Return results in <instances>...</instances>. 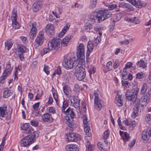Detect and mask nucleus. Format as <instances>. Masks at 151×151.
<instances>
[{
	"instance_id": "f257e3e1",
	"label": "nucleus",
	"mask_w": 151,
	"mask_h": 151,
	"mask_svg": "<svg viewBox=\"0 0 151 151\" xmlns=\"http://www.w3.org/2000/svg\"><path fill=\"white\" fill-rule=\"evenodd\" d=\"M95 11L96 13V15H91L88 19L89 21L93 22H101L111 16V12L104 9H96Z\"/></svg>"
},
{
	"instance_id": "f03ea898",
	"label": "nucleus",
	"mask_w": 151,
	"mask_h": 151,
	"mask_svg": "<svg viewBox=\"0 0 151 151\" xmlns=\"http://www.w3.org/2000/svg\"><path fill=\"white\" fill-rule=\"evenodd\" d=\"M73 37L72 35H68L62 41L59 38L56 39L54 38L51 41L48 42V45L51 47L52 50H58L60 49L62 46H67L68 42Z\"/></svg>"
},
{
	"instance_id": "7ed1b4c3",
	"label": "nucleus",
	"mask_w": 151,
	"mask_h": 151,
	"mask_svg": "<svg viewBox=\"0 0 151 151\" xmlns=\"http://www.w3.org/2000/svg\"><path fill=\"white\" fill-rule=\"evenodd\" d=\"M139 90L138 87L134 86L132 89L128 90L125 95L126 99L134 103L137 99Z\"/></svg>"
},
{
	"instance_id": "20e7f679",
	"label": "nucleus",
	"mask_w": 151,
	"mask_h": 151,
	"mask_svg": "<svg viewBox=\"0 0 151 151\" xmlns=\"http://www.w3.org/2000/svg\"><path fill=\"white\" fill-rule=\"evenodd\" d=\"M67 115H70V117H71L72 120H70L68 116H65V122L67 125L68 126L71 128H73L74 127V123L72 122L73 120L72 119L74 118L75 116V115L73 111L70 107H69L66 111H65V112H62Z\"/></svg>"
},
{
	"instance_id": "39448f33",
	"label": "nucleus",
	"mask_w": 151,
	"mask_h": 151,
	"mask_svg": "<svg viewBox=\"0 0 151 151\" xmlns=\"http://www.w3.org/2000/svg\"><path fill=\"white\" fill-rule=\"evenodd\" d=\"M75 76L77 79L79 81L83 80L86 76L85 70L83 67L79 65L78 68H75Z\"/></svg>"
},
{
	"instance_id": "423d86ee",
	"label": "nucleus",
	"mask_w": 151,
	"mask_h": 151,
	"mask_svg": "<svg viewBox=\"0 0 151 151\" xmlns=\"http://www.w3.org/2000/svg\"><path fill=\"white\" fill-rule=\"evenodd\" d=\"M63 66L67 69H70L72 68H76V65L74 64V60L70 58L65 59L63 63Z\"/></svg>"
},
{
	"instance_id": "0eeeda50",
	"label": "nucleus",
	"mask_w": 151,
	"mask_h": 151,
	"mask_svg": "<svg viewBox=\"0 0 151 151\" xmlns=\"http://www.w3.org/2000/svg\"><path fill=\"white\" fill-rule=\"evenodd\" d=\"M27 26L28 28H31L29 34L30 37L31 39H33L36 35L37 31V24L35 22L32 23L30 22L27 24Z\"/></svg>"
},
{
	"instance_id": "6e6552de",
	"label": "nucleus",
	"mask_w": 151,
	"mask_h": 151,
	"mask_svg": "<svg viewBox=\"0 0 151 151\" xmlns=\"http://www.w3.org/2000/svg\"><path fill=\"white\" fill-rule=\"evenodd\" d=\"M99 93L98 90H95L94 92V108L98 110L101 109L102 108L101 101L99 98L98 95Z\"/></svg>"
},
{
	"instance_id": "1a4fd4ad",
	"label": "nucleus",
	"mask_w": 151,
	"mask_h": 151,
	"mask_svg": "<svg viewBox=\"0 0 151 151\" xmlns=\"http://www.w3.org/2000/svg\"><path fill=\"white\" fill-rule=\"evenodd\" d=\"M33 139L30 135L26 136L20 142L21 146L22 147H27L32 143Z\"/></svg>"
},
{
	"instance_id": "9d476101",
	"label": "nucleus",
	"mask_w": 151,
	"mask_h": 151,
	"mask_svg": "<svg viewBox=\"0 0 151 151\" xmlns=\"http://www.w3.org/2000/svg\"><path fill=\"white\" fill-rule=\"evenodd\" d=\"M44 38V32L43 31H40L35 40V45L36 46V48L43 44Z\"/></svg>"
},
{
	"instance_id": "9b49d317",
	"label": "nucleus",
	"mask_w": 151,
	"mask_h": 151,
	"mask_svg": "<svg viewBox=\"0 0 151 151\" xmlns=\"http://www.w3.org/2000/svg\"><path fill=\"white\" fill-rule=\"evenodd\" d=\"M83 118L84 132L88 137H90L91 135V129L90 126L88 125L87 116L86 115H84Z\"/></svg>"
},
{
	"instance_id": "f8f14e48",
	"label": "nucleus",
	"mask_w": 151,
	"mask_h": 151,
	"mask_svg": "<svg viewBox=\"0 0 151 151\" xmlns=\"http://www.w3.org/2000/svg\"><path fill=\"white\" fill-rule=\"evenodd\" d=\"M68 141L70 142H76L81 139V136L76 133H70L67 136Z\"/></svg>"
},
{
	"instance_id": "ddd939ff",
	"label": "nucleus",
	"mask_w": 151,
	"mask_h": 151,
	"mask_svg": "<svg viewBox=\"0 0 151 151\" xmlns=\"http://www.w3.org/2000/svg\"><path fill=\"white\" fill-rule=\"evenodd\" d=\"M76 51L77 57H80L85 56V48L84 45L82 43H80L77 47Z\"/></svg>"
},
{
	"instance_id": "4468645a",
	"label": "nucleus",
	"mask_w": 151,
	"mask_h": 151,
	"mask_svg": "<svg viewBox=\"0 0 151 151\" xmlns=\"http://www.w3.org/2000/svg\"><path fill=\"white\" fill-rule=\"evenodd\" d=\"M12 69L10 67H7L6 70L4 71L3 75L0 77V81L1 83H3L6 77L9 75L11 73Z\"/></svg>"
},
{
	"instance_id": "2eb2a0df",
	"label": "nucleus",
	"mask_w": 151,
	"mask_h": 151,
	"mask_svg": "<svg viewBox=\"0 0 151 151\" xmlns=\"http://www.w3.org/2000/svg\"><path fill=\"white\" fill-rule=\"evenodd\" d=\"M77 59L74 60V64L76 65V68H78L79 65L83 67L82 65L85 63V56L77 57Z\"/></svg>"
},
{
	"instance_id": "dca6fc26",
	"label": "nucleus",
	"mask_w": 151,
	"mask_h": 151,
	"mask_svg": "<svg viewBox=\"0 0 151 151\" xmlns=\"http://www.w3.org/2000/svg\"><path fill=\"white\" fill-rule=\"evenodd\" d=\"M45 31L50 35H53L55 33L53 25L51 24H47L45 27Z\"/></svg>"
},
{
	"instance_id": "f3484780",
	"label": "nucleus",
	"mask_w": 151,
	"mask_h": 151,
	"mask_svg": "<svg viewBox=\"0 0 151 151\" xmlns=\"http://www.w3.org/2000/svg\"><path fill=\"white\" fill-rule=\"evenodd\" d=\"M21 128L24 131L25 133L27 134H30L33 132V129L29 126V123L24 124L21 127Z\"/></svg>"
},
{
	"instance_id": "a211bd4d",
	"label": "nucleus",
	"mask_w": 151,
	"mask_h": 151,
	"mask_svg": "<svg viewBox=\"0 0 151 151\" xmlns=\"http://www.w3.org/2000/svg\"><path fill=\"white\" fill-rule=\"evenodd\" d=\"M72 106L75 108H79L80 107V100L77 96H74L73 97V101L70 100Z\"/></svg>"
},
{
	"instance_id": "6ab92c4d",
	"label": "nucleus",
	"mask_w": 151,
	"mask_h": 151,
	"mask_svg": "<svg viewBox=\"0 0 151 151\" xmlns=\"http://www.w3.org/2000/svg\"><path fill=\"white\" fill-rule=\"evenodd\" d=\"M65 148L67 151H78L79 150L78 147L75 144L67 145Z\"/></svg>"
},
{
	"instance_id": "aec40b11",
	"label": "nucleus",
	"mask_w": 151,
	"mask_h": 151,
	"mask_svg": "<svg viewBox=\"0 0 151 151\" xmlns=\"http://www.w3.org/2000/svg\"><path fill=\"white\" fill-rule=\"evenodd\" d=\"M52 119L51 115L48 113L44 114L41 117V119L43 122H50Z\"/></svg>"
},
{
	"instance_id": "412c9836",
	"label": "nucleus",
	"mask_w": 151,
	"mask_h": 151,
	"mask_svg": "<svg viewBox=\"0 0 151 151\" xmlns=\"http://www.w3.org/2000/svg\"><path fill=\"white\" fill-rule=\"evenodd\" d=\"M42 4L40 1L36 0L33 5V9L34 12H36L41 7Z\"/></svg>"
},
{
	"instance_id": "4be33fe9",
	"label": "nucleus",
	"mask_w": 151,
	"mask_h": 151,
	"mask_svg": "<svg viewBox=\"0 0 151 151\" xmlns=\"http://www.w3.org/2000/svg\"><path fill=\"white\" fill-rule=\"evenodd\" d=\"M139 106V104H137L136 105L135 107L133 109V112L131 115L132 118H134L138 115Z\"/></svg>"
},
{
	"instance_id": "5701e85b",
	"label": "nucleus",
	"mask_w": 151,
	"mask_h": 151,
	"mask_svg": "<svg viewBox=\"0 0 151 151\" xmlns=\"http://www.w3.org/2000/svg\"><path fill=\"white\" fill-rule=\"evenodd\" d=\"M63 90L64 94L67 97L70 98L71 96L70 93L71 91L70 87L67 86H64L63 87Z\"/></svg>"
},
{
	"instance_id": "b1692460",
	"label": "nucleus",
	"mask_w": 151,
	"mask_h": 151,
	"mask_svg": "<svg viewBox=\"0 0 151 151\" xmlns=\"http://www.w3.org/2000/svg\"><path fill=\"white\" fill-rule=\"evenodd\" d=\"M150 136V134L148 129H145L142 132V140L147 141L149 139Z\"/></svg>"
},
{
	"instance_id": "393cba45",
	"label": "nucleus",
	"mask_w": 151,
	"mask_h": 151,
	"mask_svg": "<svg viewBox=\"0 0 151 151\" xmlns=\"http://www.w3.org/2000/svg\"><path fill=\"white\" fill-rule=\"evenodd\" d=\"M123 123L124 124L126 125L129 126L131 125L134 127L135 126L136 122L134 121H132L131 119H127L125 120H124Z\"/></svg>"
},
{
	"instance_id": "a878e982",
	"label": "nucleus",
	"mask_w": 151,
	"mask_h": 151,
	"mask_svg": "<svg viewBox=\"0 0 151 151\" xmlns=\"http://www.w3.org/2000/svg\"><path fill=\"white\" fill-rule=\"evenodd\" d=\"M109 10H112L115 9L116 12H119L120 11L119 6H118L116 4H111L108 5Z\"/></svg>"
},
{
	"instance_id": "bb28decb",
	"label": "nucleus",
	"mask_w": 151,
	"mask_h": 151,
	"mask_svg": "<svg viewBox=\"0 0 151 151\" xmlns=\"http://www.w3.org/2000/svg\"><path fill=\"white\" fill-rule=\"evenodd\" d=\"M7 107L6 106L3 105L0 107V115L2 117H4L6 114L7 113Z\"/></svg>"
},
{
	"instance_id": "cd10ccee",
	"label": "nucleus",
	"mask_w": 151,
	"mask_h": 151,
	"mask_svg": "<svg viewBox=\"0 0 151 151\" xmlns=\"http://www.w3.org/2000/svg\"><path fill=\"white\" fill-rule=\"evenodd\" d=\"M17 49L19 53H23L26 52L27 48L24 46L20 45H19Z\"/></svg>"
},
{
	"instance_id": "c85d7f7f",
	"label": "nucleus",
	"mask_w": 151,
	"mask_h": 151,
	"mask_svg": "<svg viewBox=\"0 0 151 151\" xmlns=\"http://www.w3.org/2000/svg\"><path fill=\"white\" fill-rule=\"evenodd\" d=\"M12 93V91L11 90H6L3 93V96L4 98H7L11 96Z\"/></svg>"
},
{
	"instance_id": "c756f323",
	"label": "nucleus",
	"mask_w": 151,
	"mask_h": 151,
	"mask_svg": "<svg viewBox=\"0 0 151 151\" xmlns=\"http://www.w3.org/2000/svg\"><path fill=\"white\" fill-rule=\"evenodd\" d=\"M118 96L116 97V99L117 100L116 104L119 106H123V103L122 102V96H121L119 95H117Z\"/></svg>"
},
{
	"instance_id": "7c9ffc66",
	"label": "nucleus",
	"mask_w": 151,
	"mask_h": 151,
	"mask_svg": "<svg viewBox=\"0 0 151 151\" xmlns=\"http://www.w3.org/2000/svg\"><path fill=\"white\" fill-rule=\"evenodd\" d=\"M124 142H126L129 140L130 138L129 134L126 132H124V134L122 137Z\"/></svg>"
},
{
	"instance_id": "2f4dec72",
	"label": "nucleus",
	"mask_w": 151,
	"mask_h": 151,
	"mask_svg": "<svg viewBox=\"0 0 151 151\" xmlns=\"http://www.w3.org/2000/svg\"><path fill=\"white\" fill-rule=\"evenodd\" d=\"M85 29L87 32H89L93 28L92 24L90 23H86L85 25Z\"/></svg>"
},
{
	"instance_id": "473e14b6",
	"label": "nucleus",
	"mask_w": 151,
	"mask_h": 151,
	"mask_svg": "<svg viewBox=\"0 0 151 151\" xmlns=\"http://www.w3.org/2000/svg\"><path fill=\"white\" fill-rule=\"evenodd\" d=\"M97 3V0H91L89 6L90 8H94Z\"/></svg>"
},
{
	"instance_id": "72a5a7b5",
	"label": "nucleus",
	"mask_w": 151,
	"mask_h": 151,
	"mask_svg": "<svg viewBox=\"0 0 151 151\" xmlns=\"http://www.w3.org/2000/svg\"><path fill=\"white\" fill-rule=\"evenodd\" d=\"M48 48H44L42 51L41 54V55H44L45 54L49 52L50 50H52L51 49V47H50L48 45Z\"/></svg>"
},
{
	"instance_id": "f704fd0d",
	"label": "nucleus",
	"mask_w": 151,
	"mask_h": 151,
	"mask_svg": "<svg viewBox=\"0 0 151 151\" xmlns=\"http://www.w3.org/2000/svg\"><path fill=\"white\" fill-rule=\"evenodd\" d=\"M12 21V25L13 27L15 29H18L19 28L20 26L19 23L17 21V20L15 21Z\"/></svg>"
},
{
	"instance_id": "c9c22d12",
	"label": "nucleus",
	"mask_w": 151,
	"mask_h": 151,
	"mask_svg": "<svg viewBox=\"0 0 151 151\" xmlns=\"http://www.w3.org/2000/svg\"><path fill=\"white\" fill-rule=\"evenodd\" d=\"M126 8V10L127 11H133L134 10V8L133 7L129 4L127 3L124 7Z\"/></svg>"
},
{
	"instance_id": "e433bc0d",
	"label": "nucleus",
	"mask_w": 151,
	"mask_h": 151,
	"mask_svg": "<svg viewBox=\"0 0 151 151\" xmlns=\"http://www.w3.org/2000/svg\"><path fill=\"white\" fill-rule=\"evenodd\" d=\"M97 146L101 151H105L106 148L105 146H104L100 142H99L97 143Z\"/></svg>"
},
{
	"instance_id": "4c0bfd02",
	"label": "nucleus",
	"mask_w": 151,
	"mask_h": 151,
	"mask_svg": "<svg viewBox=\"0 0 151 151\" xmlns=\"http://www.w3.org/2000/svg\"><path fill=\"white\" fill-rule=\"evenodd\" d=\"M145 119L147 123L150 125H151V115L150 114H147Z\"/></svg>"
},
{
	"instance_id": "58836bf2",
	"label": "nucleus",
	"mask_w": 151,
	"mask_h": 151,
	"mask_svg": "<svg viewBox=\"0 0 151 151\" xmlns=\"http://www.w3.org/2000/svg\"><path fill=\"white\" fill-rule=\"evenodd\" d=\"M68 104L67 101H64L62 106V112H65V109L68 106Z\"/></svg>"
},
{
	"instance_id": "ea45409f",
	"label": "nucleus",
	"mask_w": 151,
	"mask_h": 151,
	"mask_svg": "<svg viewBox=\"0 0 151 151\" xmlns=\"http://www.w3.org/2000/svg\"><path fill=\"white\" fill-rule=\"evenodd\" d=\"M93 48V44L91 41L88 42L87 45V48L88 50L92 51Z\"/></svg>"
},
{
	"instance_id": "a19ab883",
	"label": "nucleus",
	"mask_w": 151,
	"mask_h": 151,
	"mask_svg": "<svg viewBox=\"0 0 151 151\" xmlns=\"http://www.w3.org/2000/svg\"><path fill=\"white\" fill-rule=\"evenodd\" d=\"M17 12L14 10H13L12 15V21L16 20H17Z\"/></svg>"
},
{
	"instance_id": "79ce46f5",
	"label": "nucleus",
	"mask_w": 151,
	"mask_h": 151,
	"mask_svg": "<svg viewBox=\"0 0 151 151\" xmlns=\"http://www.w3.org/2000/svg\"><path fill=\"white\" fill-rule=\"evenodd\" d=\"M31 133H32L33 134L32 135H30V136H32V137L33 139L35 137V138L38 137L39 135V132L38 131L35 132H34L33 131V132H32L31 134Z\"/></svg>"
},
{
	"instance_id": "37998d69",
	"label": "nucleus",
	"mask_w": 151,
	"mask_h": 151,
	"mask_svg": "<svg viewBox=\"0 0 151 151\" xmlns=\"http://www.w3.org/2000/svg\"><path fill=\"white\" fill-rule=\"evenodd\" d=\"M122 84L123 86H125L126 88H129L131 85L130 83L125 80L122 81Z\"/></svg>"
},
{
	"instance_id": "c03bdc74",
	"label": "nucleus",
	"mask_w": 151,
	"mask_h": 151,
	"mask_svg": "<svg viewBox=\"0 0 151 151\" xmlns=\"http://www.w3.org/2000/svg\"><path fill=\"white\" fill-rule=\"evenodd\" d=\"M40 105V103L39 102L35 103L32 106V108L35 111H38L39 110L38 108Z\"/></svg>"
},
{
	"instance_id": "a18cd8bd",
	"label": "nucleus",
	"mask_w": 151,
	"mask_h": 151,
	"mask_svg": "<svg viewBox=\"0 0 151 151\" xmlns=\"http://www.w3.org/2000/svg\"><path fill=\"white\" fill-rule=\"evenodd\" d=\"M109 129H108L106 131H105L104 133L103 138L105 139H107L109 135Z\"/></svg>"
},
{
	"instance_id": "49530a36",
	"label": "nucleus",
	"mask_w": 151,
	"mask_h": 151,
	"mask_svg": "<svg viewBox=\"0 0 151 151\" xmlns=\"http://www.w3.org/2000/svg\"><path fill=\"white\" fill-rule=\"evenodd\" d=\"M5 47H7V49L8 50H9L12 47V45L11 42L7 41L5 42Z\"/></svg>"
},
{
	"instance_id": "de8ad7c7",
	"label": "nucleus",
	"mask_w": 151,
	"mask_h": 151,
	"mask_svg": "<svg viewBox=\"0 0 151 151\" xmlns=\"http://www.w3.org/2000/svg\"><path fill=\"white\" fill-rule=\"evenodd\" d=\"M70 26V24L69 23H67L65 26L64 27L62 30L65 32H66L69 29Z\"/></svg>"
},
{
	"instance_id": "09e8293b",
	"label": "nucleus",
	"mask_w": 151,
	"mask_h": 151,
	"mask_svg": "<svg viewBox=\"0 0 151 151\" xmlns=\"http://www.w3.org/2000/svg\"><path fill=\"white\" fill-rule=\"evenodd\" d=\"M12 110H11V111L9 110L6 114H6V119L7 120H9L11 118V114L12 113Z\"/></svg>"
},
{
	"instance_id": "8fccbe9b",
	"label": "nucleus",
	"mask_w": 151,
	"mask_h": 151,
	"mask_svg": "<svg viewBox=\"0 0 151 151\" xmlns=\"http://www.w3.org/2000/svg\"><path fill=\"white\" fill-rule=\"evenodd\" d=\"M147 61L145 59L142 60V68H145L147 67Z\"/></svg>"
},
{
	"instance_id": "3c124183",
	"label": "nucleus",
	"mask_w": 151,
	"mask_h": 151,
	"mask_svg": "<svg viewBox=\"0 0 151 151\" xmlns=\"http://www.w3.org/2000/svg\"><path fill=\"white\" fill-rule=\"evenodd\" d=\"M30 123L31 124L32 126L35 127H37L38 126L39 124L38 122L37 121H36L35 120L31 121L30 122Z\"/></svg>"
},
{
	"instance_id": "603ef678",
	"label": "nucleus",
	"mask_w": 151,
	"mask_h": 151,
	"mask_svg": "<svg viewBox=\"0 0 151 151\" xmlns=\"http://www.w3.org/2000/svg\"><path fill=\"white\" fill-rule=\"evenodd\" d=\"M49 69V66L47 65H45L44 66V68L43 69L44 70L47 75L49 74L50 73L49 71L48 70Z\"/></svg>"
},
{
	"instance_id": "864d4df0",
	"label": "nucleus",
	"mask_w": 151,
	"mask_h": 151,
	"mask_svg": "<svg viewBox=\"0 0 151 151\" xmlns=\"http://www.w3.org/2000/svg\"><path fill=\"white\" fill-rule=\"evenodd\" d=\"M94 29L95 30L96 32H99L101 30L103 29V27H100L99 26H96L94 27Z\"/></svg>"
},
{
	"instance_id": "5fc2aeb1",
	"label": "nucleus",
	"mask_w": 151,
	"mask_h": 151,
	"mask_svg": "<svg viewBox=\"0 0 151 151\" xmlns=\"http://www.w3.org/2000/svg\"><path fill=\"white\" fill-rule=\"evenodd\" d=\"M139 21L137 17H135L133 18H132V22L136 24L139 23Z\"/></svg>"
},
{
	"instance_id": "6e6d98bb",
	"label": "nucleus",
	"mask_w": 151,
	"mask_h": 151,
	"mask_svg": "<svg viewBox=\"0 0 151 151\" xmlns=\"http://www.w3.org/2000/svg\"><path fill=\"white\" fill-rule=\"evenodd\" d=\"M136 4L135 6L138 8H142V3L140 1L138 0L137 2H136Z\"/></svg>"
},
{
	"instance_id": "4d7b16f0",
	"label": "nucleus",
	"mask_w": 151,
	"mask_h": 151,
	"mask_svg": "<svg viewBox=\"0 0 151 151\" xmlns=\"http://www.w3.org/2000/svg\"><path fill=\"white\" fill-rule=\"evenodd\" d=\"M37 61L36 60H35L32 63L31 67L32 69H35L37 66Z\"/></svg>"
},
{
	"instance_id": "13d9d810",
	"label": "nucleus",
	"mask_w": 151,
	"mask_h": 151,
	"mask_svg": "<svg viewBox=\"0 0 151 151\" xmlns=\"http://www.w3.org/2000/svg\"><path fill=\"white\" fill-rule=\"evenodd\" d=\"M119 62L118 60H116L114 64L113 67L114 69H116L119 66Z\"/></svg>"
},
{
	"instance_id": "bf43d9fd",
	"label": "nucleus",
	"mask_w": 151,
	"mask_h": 151,
	"mask_svg": "<svg viewBox=\"0 0 151 151\" xmlns=\"http://www.w3.org/2000/svg\"><path fill=\"white\" fill-rule=\"evenodd\" d=\"M82 106V110L84 111H86V104L85 103L84 101H82L81 102Z\"/></svg>"
},
{
	"instance_id": "052dcab7",
	"label": "nucleus",
	"mask_w": 151,
	"mask_h": 151,
	"mask_svg": "<svg viewBox=\"0 0 151 151\" xmlns=\"http://www.w3.org/2000/svg\"><path fill=\"white\" fill-rule=\"evenodd\" d=\"M43 92V91H41V93H37L36 96H35V100H37L42 96V93Z\"/></svg>"
},
{
	"instance_id": "680f3d73",
	"label": "nucleus",
	"mask_w": 151,
	"mask_h": 151,
	"mask_svg": "<svg viewBox=\"0 0 151 151\" xmlns=\"http://www.w3.org/2000/svg\"><path fill=\"white\" fill-rule=\"evenodd\" d=\"M86 149L87 151H93L94 149V146L93 145H91L87 147Z\"/></svg>"
},
{
	"instance_id": "e2e57ef3",
	"label": "nucleus",
	"mask_w": 151,
	"mask_h": 151,
	"mask_svg": "<svg viewBox=\"0 0 151 151\" xmlns=\"http://www.w3.org/2000/svg\"><path fill=\"white\" fill-rule=\"evenodd\" d=\"M49 111L50 113L54 114L55 113V108L53 107H51L49 108Z\"/></svg>"
},
{
	"instance_id": "0e129e2a",
	"label": "nucleus",
	"mask_w": 151,
	"mask_h": 151,
	"mask_svg": "<svg viewBox=\"0 0 151 151\" xmlns=\"http://www.w3.org/2000/svg\"><path fill=\"white\" fill-rule=\"evenodd\" d=\"M55 72L56 74L60 75L61 73V71L60 68L58 67V68L55 70Z\"/></svg>"
},
{
	"instance_id": "69168bd1",
	"label": "nucleus",
	"mask_w": 151,
	"mask_h": 151,
	"mask_svg": "<svg viewBox=\"0 0 151 151\" xmlns=\"http://www.w3.org/2000/svg\"><path fill=\"white\" fill-rule=\"evenodd\" d=\"M128 74L127 72H123L122 73V78L124 80H126L127 79V76Z\"/></svg>"
},
{
	"instance_id": "338daca9",
	"label": "nucleus",
	"mask_w": 151,
	"mask_h": 151,
	"mask_svg": "<svg viewBox=\"0 0 151 151\" xmlns=\"http://www.w3.org/2000/svg\"><path fill=\"white\" fill-rule=\"evenodd\" d=\"M57 8L58 9L59 14H61L63 11V6L60 5H59L58 6Z\"/></svg>"
},
{
	"instance_id": "774afa93",
	"label": "nucleus",
	"mask_w": 151,
	"mask_h": 151,
	"mask_svg": "<svg viewBox=\"0 0 151 151\" xmlns=\"http://www.w3.org/2000/svg\"><path fill=\"white\" fill-rule=\"evenodd\" d=\"M112 66V63L111 61L108 62L106 64V67L108 70H110V68Z\"/></svg>"
}]
</instances>
